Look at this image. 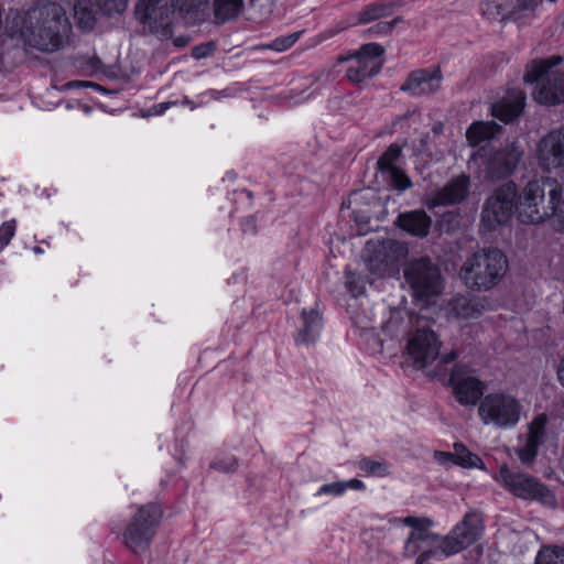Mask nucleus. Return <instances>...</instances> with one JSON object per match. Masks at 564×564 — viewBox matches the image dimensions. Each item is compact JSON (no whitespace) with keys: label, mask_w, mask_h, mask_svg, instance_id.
<instances>
[{"label":"nucleus","mask_w":564,"mask_h":564,"mask_svg":"<svg viewBox=\"0 0 564 564\" xmlns=\"http://www.w3.org/2000/svg\"><path fill=\"white\" fill-rule=\"evenodd\" d=\"M70 30L66 11L55 2L30 8L22 20L20 36L24 44L42 52H54Z\"/></svg>","instance_id":"nucleus-1"},{"label":"nucleus","mask_w":564,"mask_h":564,"mask_svg":"<svg viewBox=\"0 0 564 564\" xmlns=\"http://www.w3.org/2000/svg\"><path fill=\"white\" fill-rule=\"evenodd\" d=\"M535 564H564V549L547 547L540 551Z\"/></svg>","instance_id":"nucleus-33"},{"label":"nucleus","mask_w":564,"mask_h":564,"mask_svg":"<svg viewBox=\"0 0 564 564\" xmlns=\"http://www.w3.org/2000/svg\"><path fill=\"white\" fill-rule=\"evenodd\" d=\"M15 231V221L9 220L3 223L0 226V245L7 246L9 245L11 238L13 237Z\"/></svg>","instance_id":"nucleus-37"},{"label":"nucleus","mask_w":564,"mask_h":564,"mask_svg":"<svg viewBox=\"0 0 564 564\" xmlns=\"http://www.w3.org/2000/svg\"><path fill=\"white\" fill-rule=\"evenodd\" d=\"M392 12V6L386 3H372L358 13L359 23H368Z\"/></svg>","instance_id":"nucleus-31"},{"label":"nucleus","mask_w":564,"mask_h":564,"mask_svg":"<svg viewBox=\"0 0 564 564\" xmlns=\"http://www.w3.org/2000/svg\"><path fill=\"white\" fill-rule=\"evenodd\" d=\"M359 467L361 470L369 474H387V466L381 462H375L369 458H364L359 462Z\"/></svg>","instance_id":"nucleus-36"},{"label":"nucleus","mask_w":564,"mask_h":564,"mask_svg":"<svg viewBox=\"0 0 564 564\" xmlns=\"http://www.w3.org/2000/svg\"><path fill=\"white\" fill-rule=\"evenodd\" d=\"M443 123L442 122H436L434 123L433 128H432V131L435 133V134H441L443 132Z\"/></svg>","instance_id":"nucleus-50"},{"label":"nucleus","mask_w":564,"mask_h":564,"mask_svg":"<svg viewBox=\"0 0 564 564\" xmlns=\"http://www.w3.org/2000/svg\"><path fill=\"white\" fill-rule=\"evenodd\" d=\"M501 130V126L495 121L473 122L466 131V139L471 147H476L484 141L494 139Z\"/></svg>","instance_id":"nucleus-24"},{"label":"nucleus","mask_w":564,"mask_h":564,"mask_svg":"<svg viewBox=\"0 0 564 564\" xmlns=\"http://www.w3.org/2000/svg\"><path fill=\"white\" fill-rule=\"evenodd\" d=\"M235 465H236L235 463H231L232 468H230L229 470H234Z\"/></svg>","instance_id":"nucleus-59"},{"label":"nucleus","mask_w":564,"mask_h":564,"mask_svg":"<svg viewBox=\"0 0 564 564\" xmlns=\"http://www.w3.org/2000/svg\"><path fill=\"white\" fill-rule=\"evenodd\" d=\"M215 50L214 42H207L200 45H196L192 48V56L196 59L204 58L213 53Z\"/></svg>","instance_id":"nucleus-40"},{"label":"nucleus","mask_w":564,"mask_h":564,"mask_svg":"<svg viewBox=\"0 0 564 564\" xmlns=\"http://www.w3.org/2000/svg\"><path fill=\"white\" fill-rule=\"evenodd\" d=\"M33 252L36 253V254H41V253H43V250H42V248L36 246V247L33 248Z\"/></svg>","instance_id":"nucleus-53"},{"label":"nucleus","mask_w":564,"mask_h":564,"mask_svg":"<svg viewBox=\"0 0 564 564\" xmlns=\"http://www.w3.org/2000/svg\"><path fill=\"white\" fill-rule=\"evenodd\" d=\"M99 13L98 1L76 0L74 4V18L83 30H91Z\"/></svg>","instance_id":"nucleus-27"},{"label":"nucleus","mask_w":564,"mask_h":564,"mask_svg":"<svg viewBox=\"0 0 564 564\" xmlns=\"http://www.w3.org/2000/svg\"><path fill=\"white\" fill-rule=\"evenodd\" d=\"M383 53L384 47L380 44H364L354 55L357 65L347 69V78L351 83H361L377 75L383 65V61L380 58Z\"/></svg>","instance_id":"nucleus-15"},{"label":"nucleus","mask_w":564,"mask_h":564,"mask_svg":"<svg viewBox=\"0 0 564 564\" xmlns=\"http://www.w3.org/2000/svg\"><path fill=\"white\" fill-rule=\"evenodd\" d=\"M557 214V230L564 231V199H561V209Z\"/></svg>","instance_id":"nucleus-45"},{"label":"nucleus","mask_w":564,"mask_h":564,"mask_svg":"<svg viewBox=\"0 0 564 564\" xmlns=\"http://www.w3.org/2000/svg\"><path fill=\"white\" fill-rule=\"evenodd\" d=\"M394 224L414 237L425 238L430 232L432 218L423 209H415L401 213Z\"/></svg>","instance_id":"nucleus-22"},{"label":"nucleus","mask_w":564,"mask_h":564,"mask_svg":"<svg viewBox=\"0 0 564 564\" xmlns=\"http://www.w3.org/2000/svg\"><path fill=\"white\" fill-rule=\"evenodd\" d=\"M302 316L304 327L299 333L297 341L307 344L315 338L321 326V317L318 312L315 310H311L310 312L303 310Z\"/></svg>","instance_id":"nucleus-29"},{"label":"nucleus","mask_w":564,"mask_h":564,"mask_svg":"<svg viewBox=\"0 0 564 564\" xmlns=\"http://www.w3.org/2000/svg\"><path fill=\"white\" fill-rule=\"evenodd\" d=\"M384 175H387L388 177L389 185L399 192H403L408 188H411L413 185L410 177L400 167L393 169L392 172L386 173Z\"/></svg>","instance_id":"nucleus-32"},{"label":"nucleus","mask_w":564,"mask_h":564,"mask_svg":"<svg viewBox=\"0 0 564 564\" xmlns=\"http://www.w3.org/2000/svg\"><path fill=\"white\" fill-rule=\"evenodd\" d=\"M162 511L159 506L149 503L138 509L124 531V543L133 553L144 552L154 535Z\"/></svg>","instance_id":"nucleus-11"},{"label":"nucleus","mask_w":564,"mask_h":564,"mask_svg":"<svg viewBox=\"0 0 564 564\" xmlns=\"http://www.w3.org/2000/svg\"><path fill=\"white\" fill-rule=\"evenodd\" d=\"M516 184L509 182L497 188L486 200L481 212V221L489 230H494L510 219L516 207Z\"/></svg>","instance_id":"nucleus-14"},{"label":"nucleus","mask_w":564,"mask_h":564,"mask_svg":"<svg viewBox=\"0 0 564 564\" xmlns=\"http://www.w3.org/2000/svg\"><path fill=\"white\" fill-rule=\"evenodd\" d=\"M495 479L513 496L524 500H536L554 507L556 500L551 490L536 478L502 465Z\"/></svg>","instance_id":"nucleus-8"},{"label":"nucleus","mask_w":564,"mask_h":564,"mask_svg":"<svg viewBox=\"0 0 564 564\" xmlns=\"http://www.w3.org/2000/svg\"><path fill=\"white\" fill-rule=\"evenodd\" d=\"M484 530L481 514L477 511L467 512L452 531L443 536L444 555L451 556L466 550L481 538Z\"/></svg>","instance_id":"nucleus-12"},{"label":"nucleus","mask_w":564,"mask_h":564,"mask_svg":"<svg viewBox=\"0 0 564 564\" xmlns=\"http://www.w3.org/2000/svg\"><path fill=\"white\" fill-rule=\"evenodd\" d=\"M346 487H350L352 489H361L364 487V484L359 479H351L345 484V488Z\"/></svg>","instance_id":"nucleus-48"},{"label":"nucleus","mask_w":564,"mask_h":564,"mask_svg":"<svg viewBox=\"0 0 564 564\" xmlns=\"http://www.w3.org/2000/svg\"><path fill=\"white\" fill-rule=\"evenodd\" d=\"M408 248L403 242L393 239L368 241L364 250V260L368 270L383 275L401 258L405 257Z\"/></svg>","instance_id":"nucleus-13"},{"label":"nucleus","mask_w":564,"mask_h":564,"mask_svg":"<svg viewBox=\"0 0 564 564\" xmlns=\"http://www.w3.org/2000/svg\"><path fill=\"white\" fill-rule=\"evenodd\" d=\"M453 447V453H443L447 459L465 468H482V460L480 457L469 452L464 444L455 443Z\"/></svg>","instance_id":"nucleus-28"},{"label":"nucleus","mask_w":564,"mask_h":564,"mask_svg":"<svg viewBox=\"0 0 564 564\" xmlns=\"http://www.w3.org/2000/svg\"><path fill=\"white\" fill-rule=\"evenodd\" d=\"M381 347H382V340H381V339H379V338H375V341H373L372 348H373V349L378 348L379 350H381Z\"/></svg>","instance_id":"nucleus-51"},{"label":"nucleus","mask_w":564,"mask_h":564,"mask_svg":"<svg viewBox=\"0 0 564 564\" xmlns=\"http://www.w3.org/2000/svg\"><path fill=\"white\" fill-rule=\"evenodd\" d=\"M525 94L520 89H510L500 101L491 107V113L499 120L508 123L518 118L524 109Z\"/></svg>","instance_id":"nucleus-21"},{"label":"nucleus","mask_w":564,"mask_h":564,"mask_svg":"<svg viewBox=\"0 0 564 564\" xmlns=\"http://www.w3.org/2000/svg\"><path fill=\"white\" fill-rule=\"evenodd\" d=\"M487 6H488V9H489L490 7L498 8V6H496V4H495V3H492V2H491V3H488Z\"/></svg>","instance_id":"nucleus-55"},{"label":"nucleus","mask_w":564,"mask_h":564,"mask_svg":"<svg viewBox=\"0 0 564 564\" xmlns=\"http://www.w3.org/2000/svg\"><path fill=\"white\" fill-rule=\"evenodd\" d=\"M435 558H436V556H427L423 564H434L433 560H435ZM415 564H417V562Z\"/></svg>","instance_id":"nucleus-52"},{"label":"nucleus","mask_w":564,"mask_h":564,"mask_svg":"<svg viewBox=\"0 0 564 564\" xmlns=\"http://www.w3.org/2000/svg\"><path fill=\"white\" fill-rule=\"evenodd\" d=\"M368 219H369V218H362V219H361V221H362V223H368Z\"/></svg>","instance_id":"nucleus-56"},{"label":"nucleus","mask_w":564,"mask_h":564,"mask_svg":"<svg viewBox=\"0 0 564 564\" xmlns=\"http://www.w3.org/2000/svg\"><path fill=\"white\" fill-rule=\"evenodd\" d=\"M174 102H162V104H159L156 106H154L152 108V111L150 112V115H161L163 113L166 109L170 108L171 105H173Z\"/></svg>","instance_id":"nucleus-44"},{"label":"nucleus","mask_w":564,"mask_h":564,"mask_svg":"<svg viewBox=\"0 0 564 564\" xmlns=\"http://www.w3.org/2000/svg\"><path fill=\"white\" fill-rule=\"evenodd\" d=\"M561 62L562 57L554 55L545 59H534L528 66L523 80L529 84L540 82L534 94L538 102L549 106L564 102V74L551 70Z\"/></svg>","instance_id":"nucleus-5"},{"label":"nucleus","mask_w":564,"mask_h":564,"mask_svg":"<svg viewBox=\"0 0 564 564\" xmlns=\"http://www.w3.org/2000/svg\"><path fill=\"white\" fill-rule=\"evenodd\" d=\"M539 445L536 441L527 440L525 445L517 449L520 460L523 464H531L536 456Z\"/></svg>","instance_id":"nucleus-35"},{"label":"nucleus","mask_w":564,"mask_h":564,"mask_svg":"<svg viewBox=\"0 0 564 564\" xmlns=\"http://www.w3.org/2000/svg\"><path fill=\"white\" fill-rule=\"evenodd\" d=\"M400 21V18H395L390 22H379L373 28L369 29L370 32L375 33H389L393 29L397 22Z\"/></svg>","instance_id":"nucleus-41"},{"label":"nucleus","mask_w":564,"mask_h":564,"mask_svg":"<svg viewBox=\"0 0 564 564\" xmlns=\"http://www.w3.org/2000/svg\"><path fill=\"white\" fill-rule=\"evenodd\" d=\"M91 64L94 67H97L100 64V59L96 57L91 61Z\"/></svg>","instance_id":"nucleus-54"},{"label":"nucleus","mask_w":564,"mask_h":564,"mask_svg":"<svg viewBox=\"0 0 564 564\" xmlns=\"http://www.w3.org/2000/svg\"><path fill=\"white\" fill-rule=\"evenodd\" d=\"M178 0H139L134 14L144 30L167 39Z\"/></svg>","instance_id":"nucleus-10"},{"label":"nucleus","mask_w":564,"mask_h":564,"mask_svg":"<svg viewBox=\"0 0 564 564\" xmlns=\"http://www.w3.org/2000/svg\"><path fill=\"white\" fill-rule=\"evenodd\" d=\"M369 335L371 336V338H373V339H375V335H373V333H372V332H369Z\"/></svg>","instance_id":"nucleus-57"},{"label":"nucleus","mask_w":564,"mask_h":564,"mask_svg":"<svg viewBox=\"0 0 564 564\" xmlns=\"http://www.w3.org/2000/svg\"><path fill=\"white\" fill-rule=\"evenodd\" d=\"M508 271V259L498 248H482L463 263L459 275L465 285L478 292L497 286Z\"/></svg>","instance_id":"nucleus-3"},{"label":"nucleus","mask_w":564,"mask_h":564,"mask_svg":"<svg viewBox=\"0 0 564 564\" xmlns=\"http://www.w3.org/2000/svg\"><path fill=\"white\" fill-rule=\"evenodd\" d=\"M369 335L371 336V338H373V339H375V335H373V333H372V332H369Z\"/></svg>","instance_id":"nucleus-58"},{"label":"nucleus","mask_w":564,"mask_h":564,"mask_svg":"<svg viewBox=\"0 0 564 564\" xmlns=\"http://www.w3.org/2000/svg\"><path fill=\"white\" fill-rule=\"evenodd\" d=\"M523 150L514 142L492 151L485 161V173L490 180L511 175L522 159Z\"/></svg>","instance_id":"nucleus-16"},{"label":"nucleus","mask_w":564,"mask_h":564,"mask_svg":"<svg viewBox=\"0 0 564 564\" xmlns=\"http://www.w3.org/2000/svg\"><path fill=\"white\" fill-rule=\"evenodd\" d=\"M470 178L467 174L452 177L443 187L436 189L431 203L433 206H449L465 200L469 194Z\"/></svg>","instance_id":"nucleus-19"},{"label":"nucleus","mask_w":564,"mask_h":564,"mask_svg":"<svg viewBox=\"0 0 564 564\" xmlns=\"http://www.w3.org/2000/svg\"><path fill=\"white\" fill-rule=\"evenodd\" d=\"M344 490H345V484L344 482L328 484V485H324L321 488V492H324V494H335V495H340V494L344 492Z\"/></svg>","instance_id":"nucleus-43"},{"label":"nucleus","mask_w":564,"mask_h":564,"mask_svg":"<svg viewBox=\"0 0 564 564\" xmlns=\"http://www.w3.org/2000/svg\"><path fill=\"white\" fill-rule=\"evenodd\" d=\"M557 377L562 386L564 387V359L561 361L557 368Z\"/></svg>","instance_id":"nucleus-49"},{"label":"nucleus","mask_w":564,"mask_h":564,"mask_svg":"<svg viewBox=\"0 0 564 564\" xmlns=\"http://www.w3.org/2000/svg\"><path fill=\"white\" fill-rule=\"evenodd\" d=\"M456 358V352L455 351H451L448 354H445L441 357V364L443 365H447L449 362H452L454 359Z\"/></svg>","instance_id":"nucleus-46"},{"label":"nucleus","mask_w":564,"mask_h":564,"mask_svg":"<svg viewBox=\"0 0 564 564\" xmlns=\"http://www.w3.org/2000/svg\"><path fill=\"white\" fill-rule=\"evenodd\" d=\"M542 0H517V4L510 11V17H516L522 11H533Z\"/></svg>","instance_id":"nucleus-39"},{"label":"nucleus","mask_w":564,"mask_h":564,"mask_svg":"<svg viewBox=\"0 0 564 564\" xmlns=\"http://www.w3.org/2000/svg\"><path fill=\"white\" fill-rule=\"evenodd\" d=\"M209 0H178L180 14L192 24L203 22L208 17Z\"/></svg>","instance_id":"nucleus-26"},{"label":"nucleus","mask_w":564,"mask_h":564,"mask_svg":"<svg viewBox=\"0 0 564 564\" xmlns=\"http://www.w3.org/2000/svg\"><path fill=\"white\" fill-rule=\"evenodd\" d=\"M449 305L455 317L460 319L478 318L489 310L488 300L479 296H456Z\"/></svg>","instance_id":"nucleus-23"},{"label":"nucleus","mask_w":564,"mask_h":564,"mask_svg":"<svg viewBox=\"0 0 564 564\" xmlns=\"http://www.w3.org/2000/svg\"><path fill=\"white\" fill-rule=\"evenodd\" d=\"M403 523L411 528L404 544V556L417 557V564H423L427 556L444 555L443 536L431 531L433 525L429 518L406 517Z\"/></svg>","instance_id":"nucleus-6"},{"label":"nucleus","mask_w":564,"mask_h":564,"mask_svg":"<svg viewBox=\"0 0 564 564\" xmlns=\"http://www.w3.org/2000/svg\"><path fill=\"white\" fill-rule=\"evenodd\" d=\"M546 424V415L540 414L538 415L529 425L528 438L529 441H536V443H541V440L544 434V427Z\"/></svg>","instance_id":"nucleus-34"},{"label":"nucleus","mask_w":564,"mask_h":564,"mask_svg":"<svg viewBox=\"0 0 564 564\" xmlns=\"http://www.w3.org/2000/svg\"><path fill=\"white\" fill-rule=\"evenodd\" d=\"M94 84L90 83V82H77V80H74V82H68L67 84H65V87L66 88H72V87H82V86H93Z\"/></svg>","instance_id":"nucleus-47"},{"label":"nucleus","mask_w":564,"mask_h":564,"mask_svg":"<svg viewBox=\"0 0 564 564\" xmlns=\"http://www.w3.org/2000/svg\"><path fill=\"white\" fill-rule=\"evenodd\" d=\"M562 185L553 177L530 181L518 197L516 210L522 223L539 224L547 218L557 228V214L561 209Z\"/></svg>","instance_id":"nucleus-2"},{"label":"nucleus","mask_w":564,"mask_h":564,"mask_svg":"<svg viewBox=\"0 0 564 564\" xmlns=\"http://www.w3.org/2000/svg\"><path fill=\"white\" fill-rule=\"evenodd\" d=\"M427 308H420L417 314L410 313V329L406 333V360L416 369H423L440 356L441 341L432 328L434 323L427 316Z\"/></svg>","instance_id":"nucleus-4"},{"label":"nucleus","mask_w":564,"mask_h":564,"mask_svg":"<svg viewBox=\"0 0 564 564\" xmlns=\"http://www.w3.org/2000/svg\"><path fill=\"white\" fill-rule=\"evenodd\" d=\"M346 285H347L349 292L352 294V296H358L359 294L362 293L361 288H359L357 281L355 279V275L351 272L347 273Z\"/></svg>","instance_id":"nucleus-42"},{"label":"nucleus","mask_w":564,"mask_h":564,"mask_svg":"<svg viewBox=\"0 0 564 564\" xmlns=\"http://www.w3.org/2000/svg\"><path fill=\"white\" fill-rule=\"evenodd\" d=\"M299 33H292L285 37L276 39L270 44V48L274 51H284L291 47L297 40Z\"/></svg>","instance_id":"nucleus-38"},{"label":"nucleus","mask_w":564,"mask_h":564,"mask_svg":"<svg viewBox=\"0 0 564 564\" xmlns=\"http://www.w3.org/2000/svg\"><path fill=\"white\" fill-rule=\"evenodd\" d=\"M457 401L464 405H474L482 395L484 387L475 377H464L463 371L455 367L449 377Z\"/></svg>","instance_id":"nucleus-20"},{"label":"nucleus","mask_w":564,"mask_h":564,"mask_svg":"<svg viewBox=\"0 0 564 564\" xmlns=\"http://www.w3.org/2000/svg\"><path fill=\"white\" fill-rule=\"evenodd\" d=\"M402 154V147L392 143L388 147V149L379 156L377 161V170L381 174L390 173L393 169H399L395 165V162L400 159Z\"/></svg>","instance_id":"nucleus-30"},{"label":"nucleus","mask_w":564,"mask_h":564,"mask_svg":"<svg viewBox=\"0 0 564 564\" xmlns=\"http://www.w3.org/2000/svg\"><path fill=\"white\" fill-rule=\"evenodd\" d=\"M522 405L512 395L506 393L487 394L479 403L478 413L485 424L499 429H509L520 420Z\"/></svg>","instance_id":"nucleus-9"},{"label":"nucleus","mask_w":564,"mask_h":564,"mask_svg":"<svg viewBox=\"0 0 564 564\" xmlns=\"http://www.w3.org/2000/svg\"><path fill=\"white\" fill-rule=\"evenodd\" d=\"M403 274L416 300L429 303L441 293V271L430 258L411 260L405 265Z\"/></svg>","instance_id":"nucleus-7"},{"label":"nucleus","mask_w":564,"mask_h":564,"mask_svg":"<svg viewBox=\"0 0 564 564\" xmlns=\"http://www.w3.org/2000/svg\"><path fill=\"white\" fill-rule=\"evenodd\" d=\"M443 74L441 66L432 70L415 69L411 72L400 89L410 93L412 96H423L436 93L441 88Z\"/></svg>","instance_id":"nucleus-18"},{"label":"nucleus","mask_w":564,"mask_h":564,"mask_svg":"<svg viewBox=\"0 0 564 564\" xmlns=\"http://www.w3.org/2000/svg\"><path fill=\"white\" fill-rule=\"evenodd\" d=\"M245 8L243 0H213L215 22L223 24L236 20Z\"/></svg>","instance_id":"nucleus-25"},{"label":"nucleus","mask_w":564,"mask_h":564,"mask_svg":"<svg viewBox=\"0 0 564 564\" xmlns=\"http://www.w3.org/2000/svg\"><path fill=\"white\" fill-rule=\"evenodd\" d=\"M536 155L543 171L564 167V126L542 137L536 147Z\"/></svg>","instance_id":"nucleus-17"}]
</instances>
